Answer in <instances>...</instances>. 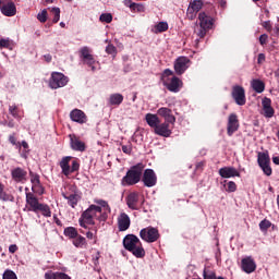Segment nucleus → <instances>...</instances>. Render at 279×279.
Wrapping results in <instances>:
<instances>
[{"instance_id": "1", "label": "nucleus", "mask_w": 279, "mask_h": 279, "mask_svg": "<svg viewBox=\"0 0 279 279\" xmlns=\"http://www.w3.org/2000/svg\"><path fill=\"white\" fill-rule=\"evenodd\" d=\"M107 219L108 214L104 211L101 206L89 205V208L83 211L78 223L84 229H87V226H95V220H98L99 222H106Z\"/></svg>"}, {"instance_id": "2", "label": "nucleus", "mask_w": 279, "mask_h": 279, "mask_svg": "<svg viewBox=\"0 0 279 279\" xmlns=\"http://www.w3.org/2000/svg\"><path fill=\"white\" fill-rule=\"evenodd\" d=\"M123 247L134 255L135 258H144L146 251L143 243L136 234H128L123 238Z\"/></svg>"}, {"instance_id": "3", "label": "nucleus", "mask_w": 279, "mask_h": 279, "mask_svg": "<svg viewBox=\"0 0 279 279\" xmlns=\"http://www.w3.org/2000/svg\"><path fill=\"white\" fill-rule=\"evenodd\" d=\"M145 169L144 163H136L131 167V169L126 172L121 180L122 186H133L138 184L142 181V175Z\"/></svg>"}, {"instance_id": "4", "label": "nucleus", "mask_w": 279, "mask_h": 279, "mask_svg": "<svg viewBox=\"0 0 279 279\" xmlns=\"http://www.w3.org/2000/svg\"><path fill=\"white\" fill-rule=\"evenodd\" d=\"M26 205L28 206V211L33 213H41V215L46 218L51 217V209L48 204H43L39 199L34 195V193H26Z\"/></svg>"}, {"instance_id": "5", "label": "nucleus", "mask_w": 279, "mask_h": 279, "mask_svg": "<svg viewBox=\"0 0 279 279\" xmlns=\"http://www.w3.org/2000/svg\"><path fill=\"white\" fill-rule=\"evenodd\" d=\"M160 81L169 92L175 94L179 93L183 86L182 80L178 76H173V71L170 69H166L163 73H161Z\"/></svg>"}, {"instance_id": "6", "label": "nucleus", "mask_w": 279, "mask_h": 279, "mask_svg": "<svg viewBox=\"0 0 279 279\" xmlns=\"http://www.w3.org/2000/svg\"><path fill=\"white\" fill-rule=\"evenodd\" d=\"M198 26L197 29H195V34L204 38L208 31H210L214 26V19L210 15H207L205 12L198 13Z\"/></svg>"}, {"instance_id": "7", "label": "nucleus", "mask_w": 279, "mask_h": 279, "mask_svg": "<svg viewBox=\"0 0 279 279\" xmlns=\"http://www.w3.org/2000/svg\"><path fill=\"white\" fill-rule=\"evenodd\" d=\"M140 238L146 243H157L160 240V233L157 228L149 226L140 231Z\"/></svg>"}, {"instance_id": "8", "label": "nucleus", "mask_w": 279, "mask_h": 279, "mask_svg": "<svg viewBox=\"0 0 279 279\" xmlns=\"http://www.w3.org/2000/svg\"><path fill=\"white\" fill-rule=\"evenodd\" d=\"M257 162L262 169V171L267 175L270 177L272 174V168L270 166V156L269 151H259Z\"/></svg>"}, {"instance_id": "9", "label": "nucleus", "mask_w": 279, "mask_h": 279, "mask_svg": "<svg viewBox=\"0 0 279 279\" xmlns=\"http://www.w3.org/2000/svg\"><path fill=\"white\" fill-rule=\"evenodd\" d=\"M68 83H69V77L59 72H52L49 78V87L52 89L64 87L68 85Z\"/></svg>"}, {"instance_id": "10", "label": "nucleus", "mask_w": 279, "mask_h": 279, "mask_svg": "<svg viewBox=\"0 0 279 279\" xmlns=\"http://www.w3.org/2000/svg\"><path fill=\"white\" fill-rule=\"evenodd\" d=\"M141 181L144 186L151 189L157 185L158 177L153 169H146L142 172Z\"/></svg>"}, {"instance_id": "11", "label": "nucleus", "mask_w": 279, "mask_h": 279, "mask_svg": "<svg viewBox=\"0 0 279 279\" xmlns=\"http://www.w3.org/2000/svg\"><path fill=\"white\" fill-rule=\"evenodd\" d=\"M240 129V120L236 113H230L227 122V135L232 137Z\"/></svg>"}, {"instance_id": "12", "label": "nucleus", "mask_w": 279, "mask_h": 279, "mask_svg": "<svg viewBox=\"0 0 279 279\" xmlns=\"http://www.w3.org/2000/svg\"><path fill=\"white\" fill-rule=\"evenodd\" d=\"M231 96L235 104L244 106L246 104L245 90L242 86L235 85L232 87Z\"/></svg>"}, {"instance_id": "13", "label": "nucleus", "mask_w": 279, "mask_h": 279, "mask_svg": "<svg viewBox=\"0 0 279 279\" xmlns=\"http://www.w3.org/2000/svg\"><path fill=\"white\" fill-rule=\"evenodd\" d=\"M0 10L4 16L16 15V7L12 0H0Z\"/></svg>"}, {"instance_id": "14", "label": "nucleus", "mask_w": 279, "mask_h": 279, "mask_svg": "<svg viewBox=\"0 0 279 279\" xmlns=\"http://www.w3.org/2000/svg\"><path fill=\"white\" fill-rule=\"evenodd\" d=\"M90 49L87 46H84L80 49L81 58L83 59V62L89 66L93 71L96 70L94 64L96 63V60L94 59L93 54H90Z\"/></svg>"}, {"instance_id": "15", "label": "nucleus", "mask_w": 279, "mask_h": 279, "mask_svg": "<svg viewBox=\"0 0 279 279\" xmlns=\"http://www.w3.org/2000/svg\"><path fill=\"white\" fill-rule=\"evenodd\" d=\"M28 172L21 167L14 168L11 170V178L15 183H25L27 182Z\"/></svg>"}, {"instance_id": "16", "label": "nucleus", "mask_w": 279, "mask_h": 279, "mask_svg": "<svg viewBox=\"0 0 279 279\" xmlns=\"http://www.w3.org/2000/svg\"><path fill=\"white\" fill-rule=\"evenodd\" d=\"M203 8V1L202 0H194L190 3L187 8L186 15L187 17L193 21L196 19L197 13L202 10Z\"/></svg>"}, {"instance_id": "17", "label": "nucleus", "mask_w": 279, "mask_h": 279, "mask_svg": "<svg viewBox=\"0 0 279 279\" xmlns=\"http://www.w3.org/2000/svg\"><path fill=\"white\" fill-rule=\"evenodd\" d=\"M190 68V59L186 57L178 58L174 61V71L175 74L182 75Z\"/></svg>"}, {"instance_id": "18", "label": "nucleus", "mask_w": 279, "mask_h": 279, "mask_svg": "<svg viewBox=\"0 0 279 279\" xmlns=\"http://www.w3.org/2000/svg\"><path fill=\"white\" fill-rule=\"evenodd\" d=\"M169 123L170 122H163V123H159L156 125V128L154 129V133L160 137H165L168 138L170 137V135L172 134L171 130L169 129Z\"/></svg>"}, {"instance_id": "19", "label": "nucleus", "mask_w": 279, "mask_h": 279, "mask_svg": "<svg viewBox=\"0 0 279 279\" xmlns=\"http://www.w3.org/2000/svg\"><path fill=\"white\" fill-rule=\"evenodd\" d=\"M126 204L130 209L132 210H140L141 208V201H140V194L136 192H132L126 197Z\"/></svg>"}, {"instance_id": "20", "label": "nucleus", "mask_w": 279, "mask_h": 279, "mask_svg": "<svg viewBox=\"0 0 279 279\" xmlns=\"http://www.w3.org/2000/svg\"><path fill=\"white\" fill-rule=\"evenodd\" d=\"M69 138H70V147L74 151L84 153L86 150V144L80 141L77 136L70 134Z\"/></svg>"}, {"instance_id": "21", "label": "nucleus", "mask_w": 279, "mask_h": 279, "mask_svg": "<svg viewBox=\"0 0 279 279\" xmlns=\"http://www.w3.org/2000/svg\"><path fill=\"white\" fill-rule=\"evenodd\" d=\"M218 174H220V177L223 179L241 177V173L234 167H222L220 170H218Z\"/></svg>"}, {"instance_id": "22", "label": "nucleus", "mask_w": 279, "mask_h": 279, "mask_svg": "<svg viewBox=\"0 0 279 279\" xmlns=\"http://www.w3.org/2000/svg\"><path fill=\"white\" fill-rule=\"evenodd\" d=\"M272 101L268 97H264L262 100L264 117L267 119H271L275 116V109L271 106Z\"/></svg>"}, {"instance_id": "23", "label": "nucleus", "mask_w": 279, "mask_h": 279, "mask_svg": "<svg viewBox=\"0 0 279 279\" xmlns=\"http://www.w3.org/2000/svg\"><path fill=\"white\" fill-rule=\"evenodd\" d=\"M131 226V218L125 213H121L118 217V228L120 232L126 231Z\"/></svg>"}, {"instance_id": "24", "label": "nucleus", "mask_w": 279, "mask_h": 279, "mask_svg": "<svg viewBox=\"0 0 279 279\" xmlns=\"http://www.w3.org/2000/svg\"><path fill=\"white\" fill-rule=\"evenodd\" d=\"M70 120L80 124H84L87 122V116L84 111L75 109L73 111H70Z\"/></svg>"}, {"instance_id": "25", "label": "nucleus", "mask_w": 279, "mask_h": 279, "mask_svg": "<svg viewBox=\"0 0 279 279\" xmlns=\"http://www.w3.org/2000/svg\"><path fill=\"white\" fill-rule=\"evenodd\" d=\"M157 114L171 124L175 123L177 121L175 116H173V111H171L169 108H159L157 110Z\"/></svg>"}, {"instance_id": "26", "label": "nucleus", "mask_w": 279, "mask_h": 279, "mask_svg": "<svg viewBox=\"0 0 279 279\" xmlns=\"http://www.w3.org/2000/svg\"><path fill=\"white\" fill-rule=\"evenodd\" d=\"M242 270L247 275H251L256 270V263L252 257L242 259Z\"/></svg>"}, {"instance_id": "27", "label": "nucleus", "mask_w": 279, "mask_h": 279, "mask_svg": "<svg viewBox=\"0 0 279 279\" xmlns=\"http://www.w3.org/2000/svg\"><path fill=\"white\" fill-rule=\"evenodd\" d=\"M73 159V157L71 156H65L61 159L59 166L62 170V173L65 175V177H69L70 175V162L71 160Z\"/></svg>"}, {"instance_id": "28", "label": "nucleus", "mask_w": 279, "mask_h": 279, "mask_svg": "<svg viewBox=\"0 0 279 279\" xmlns=\"http://www.w3.org/2000/svg\"><path fill=\"white\" fill-rule=\"evenodd\" d=\"M45 279H71V277L65 272L49 270L45 272Z\"/></svg>"}, {"instance_id": "29", "label": "nucleus", "mask_w": 279, "mask_h": 279, "mask_svg": "<svg viewBox=\"0 0 279 279\" xmlns=\"http://www.w3.org/2000/svg\"><path fill=\"white\" fill-rule=\"evenodd\" d=\"M251 86H252L253 90H255V93H257V94H262L263 92H265V82H263L259 78L252 80Z\"/></svg>"}, {"instance_id": "30", "label": "nucleus", "mask_w": 279, "mask_h": 279, "mask_svg": "<svg viewBox=\"0 0 279 279\" xmlns=\"http://www.w3.org/2000/svg\"><path fill=\"white\" fill-rule=\"evenodd\" d=\"M146 122L148 123V125L151 128V129H156L157 125L161 122L158 114H154V113H147L146 114Z\"/></svg>"}, {"instance_id": "31", "label": "nucleus", "mask_w": 279, "mask_h": 279, "mask_svg": "<svg viewBox=\"0 0 279 279\" xmlns=\"http://www.w3.org/2000/svg\"><path fill=\"white\" fill-rule=\"evenodd\" d=\"M0 201L4 202V203H14L15 198L12 194H8L7 192H4V184L1 183L0 181Z\"/></svg>"}, {"instance_id": "32", "label": "nucleus", "mask_w": 279, "mask_h": 279, "mask_svg": "<svg viewBox=\"0 0 279 279\" xmlns=\"http://www.w3.org/2000/svg\"><path fill=\"white\" fill-rule=\"evenodd\" d=\"M124 101V96L122 94H111L109 98L110 106H120Z\"/></svg>"}, {"instance_id": "33", "label": "nucleus", "mask_w": 279, "mask_h": 279, "mask_svg": "<svg viewBox=\"0 0 279 279\" xmlns=\"http://www.w3.org/2000/svg\"><path fill=\"white\" fill-rule=\"evenodd\" d=\"M63 198L68 201V205L75 208V206H77V203L80 201V197L78 195L76 194H71V195H68L65 193L62 194Z\"/></svg>"}, {"instance_id": "34", "label": "nucleus", "mask_w": 279, "mask_h": 279, "mask_svg": "<svg viewBox=\"0 0 279 279\" xmlns=\"http://www.w3.org/2000/svg\"><path fill=\"white\" fill-rule=\"evenodd\" d=\"M64 236L69 238V240H74L77 238L78 233L74 227H68L63 231Z\"/></svg>"}, {"instance_id": "35", "label": "nucleus", "mask_w": 279, "mask_h": 279, "mask_svg": "<svg viewBox=\"0 0 279 279\" xmlns=\"http://www.w3.org/2000/svg\"><path fill=\"white\" fill-rule=\"evenodd\" d=\"M169 28L168 23L166 22H159L155 25V34H162L166 33Z\"/></svg>"}, {"instance_id": "36", "label": "nucleus", "mask_w": 279, "mask_h": 279, "mask_svg": "<svg viewBox=\"0 0 279 279\" xmlns=\"http://www.w3.org/2000/svg\"><path fill=\"white\" fill-rule=\"evenodd\" d=\"M73 244H74L76 247L82 248V247H84V246L87 244L86 238L78 234V235L73 240Z\"/></svg>"}, {"instance_id": "37", "label": "nucleus", "mask_w": 279, "mask_h": 279, "mask_svg": "<svg viewBox=\"0 0 279 279\" xmlns=\"http://www.w3.org/2000/svg\"><path fill=\"white\" fill-rule=\"evenodd\" d=\"M272 226L271 221L268 219H264L259 222V229L262 232L267 233L270 227Z\"/></svg>"}, {"instance_id": "38", "label": "nucleus", "mask_w": 279, "mask_h": 279, "mask_svg": "<svg viewBox=\"0 0 279 279\" xmlns=\"http://www.w3.org/2000/svg\"><path fill=\"white\" fill-rule=\"evenodd\" d=\"M204 279H225L223 277H217L216 272L213 270H206V268L204 269L203 272Z\"/></svg>"}, {"instance_id": "39", "label": "nucleus", "mask_w": 279, "mask_h": 279, "mask_svg": "<svg viewBox=\"0 0 279 279\" xmlns=\"http://www.w3.org/2000/svg\"><path fill=\"white\" fill-rule=\"evenodd\" d=\"M9 113L14 118V119H20V110L16 105L9 106Z\"/></svg>"}, {"instance_id": "40", "label": "nucleus", "mask_w": 279, "mask_h": 279, "mask_svg": "<svg viewBox=\"0 0 279 279\" xmlns=\"http://www.w3.org/2000/svg\"><path fill=\"white\" fill-rule=\"evenodd\" d=\"M21 147H23V150H22L21 156H22L23 158L27 159V158H28V155H29V145H28V143L25 142V141H23V142L21 143Z\"/></svg>"}, {"instance_id": "41", "label": "nucleus", "mask_w": 279, "mask_h": 279, "mask_svg": "<svg viewBox=\"0 0 279 279\" xmlns=\"http://www.w3.org/2000/svg\"><path fill=\"white\" fill-rule=\"evenodd\" d=\"M9 142H10V144H12L17 149L21 150V143L17 142V140H16V133H12V134L9 135Z\"/></svg>"}, {"instance_id": "42", "label": "nucleus", "mask_w": 279, "mask_h": 279, "mask_svg": "<svg viewBox=\"0 0 279 279\" xmlns=\"http://www.w3.org/2000/svg\"><path fill=\"white\" fill-rule=\"evenodd\" d=\"M37 19L40 23H46L48 21V10L44 9L40 13H38Z\"/></svg>"}, {"instance_id": "43", "label": "nucleus", "mask_w": 279, "mask_h": 279, "mask_svg": "<svg viewBox=\"0 0 279 279\" xmlns=\"http://www.w3.org/2000/svg\"><path fill=\"white\" fill-rule=\"evenodd\" d=\"M2 279H17L16 274L11 269H5Z\"/></svg>"}, {"instance_id": "44", "label": "nucleus", "mask_w": 279, "mask_h": 279, "mask_svg": "<svg viewBox=\"0 0 279 279\" xmlns=\"http://www.w3.org/2000/svg\"><path fill=\"white\" fill-rule=\"evenodd\" d=\"M99 20L106 24H110L112 22V15L111 13H102L99 16Z\"/></svg>"}, {"instance_id": "45", "label": "nucleus", "mask_w": 279, "mask_h": 279, "mask_svg": "<svg viewBox=\"0 0 279 279\" xmlns=\"http://www.w3.org/2000/svg\"><path fill=\"white\" fill-rule=\"evenodd\" d=\"M97 204H98L99 206H101V208L104 209V213H110V211H111V208H110V206H109V204H108L107 201L99 199V201L97 202Z\"/></svg>"}, {"instance_id": "46", "label": "nucleus", "mask_w": 279, "mask_h": 279, "mask_svg": "<svg viewBox=\"0 0 279 279\" xmlns=\"http://www.w3.org/2000/svg\"><path fill=\"white\" fill-rule=\"evenodd\" d=\"M52 14H54V16L52 17V23L57 24L60 20V9L58 7H54L52 9Z\"/></svg>"}, {"instance_id": "47", "label": "nucleus", "mask_w": 279, "mask_h": 279, "mask_svg": "<svg viewBox=\"0 0 279 279\" xmlns=\"http://www.w3.org/2000/svg\"><path fill=\"white\" fill-rule=\"evenodd\" d=\"M105 51L107 54H112L113 57L117 54V48L112 44L107 45Z\"/></svg>"}, {"instance_id": "48", "label": "nucleus", "mask_w": 279, "mask_h": 279, "mask_svg": "<svg viewBox=\"0 0 279 279\" xmlns=\"http://www.w3.org/2000/svg\"><path fill=\"white\" fill-rule=\"evenodd\" d=\"M32 191L37 193L38 195H43L45 194V186H43L40 183L39 185L32 186Z\"/></svg>"}, {"instance_id": "49", "label": "nucleus", "mask_w": 279, "mask_h": 279, "mask_svg": "<svg viewBox=\"0 0 279 279\" xmlns=\"http://www.w3.org/2000/svg\"><path fill=\"white\" fill-rule=\"evenodd\" d=\"M236 191V183L234 181H229L227 183V192L233 193Z\"/></svg>"}, {"instance_id": "50", "label": "nucleus", "mask_w": 279, "mask_h": 279, "mask_svg": "<svg viewBox=\"0 0 279 279\" xmlns=\"http://www.w3.org/2000/svg\"><path fill=\"white\" fill-rule=\"evenodd\" d=\"M32 187L38 186L40 184V178L38 174H35L31 178Z\"/></svg>"}, {"instance_id": "51", "label": "nucleus", "mask_w": 279, "mask_h": 279, "mask_svg": "<svg viewBox=\"0 0 279 279\" xmlns=\"http://www.w3.org/2000/svg\"><path fill=\"white\" fill-rule=\"evenodd\" d=\"M121 149L124 155L131 156V154H132V145L131 144L126 145V146L125 145L121 146Z\"/></svg>"}, {"instance_id": "52", "label": "nucleus", "mask_w": 279, "mask_h": 279, "mask_svg": "<svg viewBox=\"0 0 279 279\" xmlns=\"http://www.w3.org/2000/svg\"><path fill=\"white\" fill-rule=\"evenodd\" d=\"M80 170V163L76 161V160H74L73 162H72V167H70V174L71 173H75V172H77Z\"/></svg>"}, {"instance_id": "53", "label": "nucleus", "mask_w": 279, "mask_h": 279, "mask_svg": "<svg viewBox=\"0 0 279 279\" xmlns=\"http://www.w3.org/2000/svg\"><path fill=\"white\" fill-rule=\"evenodd\" d=\"M11 47V43L8 39H0V49H9Z\"/></svg>"}, {"instance_id": "54", "label": "nucleus", "mask_w": 279, "mask_h": 279, "mask_svg": "<svg viewBox=\"0 0 279 279\" xmlns=\"http://www.w3.org/2000/svg\"><path fill=\"white\" fill-rule=\"evenodd\" d=\"M123 4L130 8L132 11H136V3L132 2L131 0H124Z\"/></svg>"}, {"instance_id": "55", "label": "nucleus", "mask_w": 279, "mask_h": 279, "mask_svg": "<svg viewBox=\"0 0 279 279\" xmlns=\"http://www.w3.org/2000/svg\"><path fill=\"white\" fill-rule=\"evenodd\" d=\"M268 38H269V36H268L267 34L260 35V37H259V44H260L262 46L267 45Z\"/></svg>"}, {"instance_id": "56", "label": "nucleus", "mask_w": 279, "mask_h": 279, "mask_svg": "<svg viewBox=\"0 0 279 279\" xmlns=\"http://www.w3.org/2000/svg\"><path fill=\"white\" fill-rule=\"evenodd\" d=\"M263 27L267 29L268 33H271L272 31V25H271V22L270 21H266V22H263Z\"/></svg>"}, {"instance_id": "57", "label": "nucleus", "mask_w": 279, "mask_h": 279, "mask_svg": "<svg viewBox=\"0 0 279 279\" xmlns=\"http://www.w3.org/2000/svg\"><path fill=\"white\" fill-rule=\"evenodd\" d=\"M19 247L16 244H12L9 246V253L10 254H15L17 252Z\"/></svg>"}, {"instance_id": "58", "label": "nucleus", "mask_w": 279, "mask_h": 279, "mask_svg": "<svg viewBox=\"0 0 279 279\" xmlns=\"http://www.w3.org/2000/svg\"><path fill=\"white\" fill-rule=\"evenodd\" d=\"M265 59H266L265 53H259L258 59H257V63L259 65H262L265 62Z\"/></svg>"}, {"instance_id": "59", "label": "nucleus", "mask_w": 279, "mask_h": 279, "mask_svg": "<svg viewBox=\"0 0 279 279\" xmlns=\"http://www.w3.org/2000/svg\"><path fill=\"white\" fill-rule=\"evenodd\" d=\"M85 235H86V239H87V240H93V239H94V233H93V231H87V232L85 233Z\"/></svg>"}, {"instance_id": "60", "label": "nucleus", "mask_w": 279, "mask_h": 279, "mask_svg": "<svg viewBox=\"0 0 279 279\" xmlns=\"http://www.w3.org/2000/svg\"><path fill=\"white\" fill-rule=\"evenodd\" d=\"M44 59L47 63H50L52 61V56L51 54H46V56H44Z\"/></svg>"}, {"instance_id": "61", "label": "nucleus", "mask_w": 279, "mask_h": 279, "mask_svg": "<svg viewBox=\"0 0 279 279\" xmlns=\"http://www.w3.org/2000/svg\"><path fill=\"white\" fill-rule=\"evenodd\" d=\"M7 126H9L10 129H14V128H15V122H14V120H10V121L7 123Z\"/></svg>"}, {"instance_id": "62", "label": "nucleus", "mask_w": 279, "mask_h": 279, "mask_svg": "<svg viewBox=\"0 0 279 279\" xmlns=\"http://www.w3.org/2000/svg\"><path fill=\"white\" fill-rule=\"evenodd\" d=\"M144 10V7L142 4L136 3L135 11L142 12Z\"/></svg>"}, {"instance_id": "63", "label": "nucleus", "mask_w": 279, "mask_h": 279, "mask_svg": "<svg viewBox=\"0 0 279 279\" xmlns=\"http://www.w3.org/2000/svg\"><path fill=\"white\" fill-rule=\"evenodd\" d=\"M272 163L279 166V156L278 157H272Z\"/></svg>"}, {"instance_id": "64", "label": "nucleus", "mask_w": 279, "mask_h": 279, "mask_svg": "<svg viewBox=\"0 0 279 279\" xmlns=\"http://www.w3.org/2000/svg\"><path fill=\"white\" fill-rule=\"evenodd\" d=\"M272 32H275V34L279 37V26H276Z\"/></svg>"}]
</instances>
